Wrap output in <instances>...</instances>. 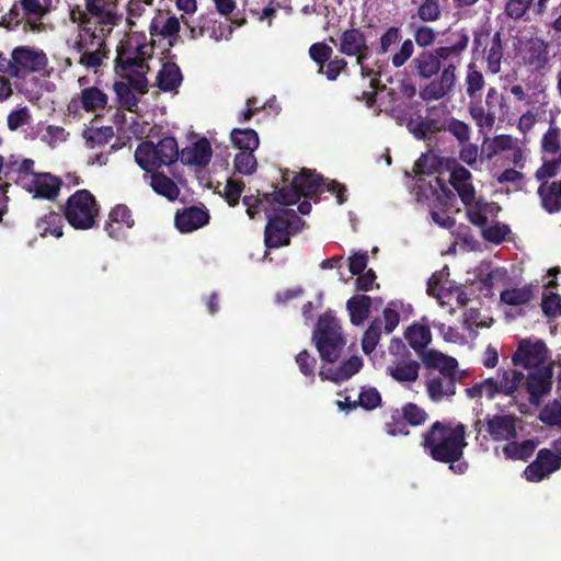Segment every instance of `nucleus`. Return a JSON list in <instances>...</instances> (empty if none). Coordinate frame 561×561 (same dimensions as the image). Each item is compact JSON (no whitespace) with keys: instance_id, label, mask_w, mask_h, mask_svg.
<instances>
[{"instance_id":"2f4dec72","label":"nucleus","mask_w":561,"mask_h":561,"mask_svg":"<svg viewBox=\"0 0 561 561\" xmlns=\"http://www.w3.org/2000/svg\"><path fill=\"white\" fill-rule=\"evenodd\" d=\"M537 194L540 197L542 208L547 213L556 214L561 210V183L557 181L541 183Z\"/></svg>"},{"instance_id":"9b49d317","label":"nucleus","mask_w":561,"mask_h":561,"mask_svg":"<svg viewBox=\"0 0 561 561\" xmlns=\"http://www.w3.org/2000/svg\"><path fill=\"white\" fill-rule=\"evenodd\" d=\"M460 380L458 369L454 371H428L425 380L426 393L432 402L450 401L456 394V383Z\"/></svg>"},{"instance_id":"a878e982","label":"nucleus","mask_w":561,"mask_h":561,"mask_svg":"<svg viewBox=\"0 0 561 561\" xmlns=\"http://www.w3.org/2000/svg\"><path fill=\"white\" fill-rule=\"evenodd\" d=\"M363 366V360L359 356L353 355L348 359L343 360L337 367H330L325 371H320L322 379L331 380L335 383L343 382L355 374H357Z\"/></svg>"},{"instance_id":"680f3d73","label":"nucleus","mask_w":561,"mask_h":561,"mask_svg":"<svg viewBox=\"0 0 561 561\" xmlns=\"http://www.w3.org/2000/svg\"><path fill=\"white\" fill-rule=\"evenodd\" d=\"M347 61L340 56L331 57L318 72L324 75L329 81H335L337 77L346 70Z\"/></svg>"},{"instance_id":"3c124183","label":"nucleus","mask_w":561,"mask_h":561,"mask_svg":"<svg viewBox=\"0 0 561 561\" xmlns=\"http://www.w3.org/2000/svg\"><path fill=\"white\" fill-rule=\"evenodd\" d=\"M540 148L541 152L547 154H556L561 149V129L553 121L550 122L548 130L542 135Z\"/></svg>"},{"instance_id":"37998d69","label":"nucleus","mask_w":561,"mask_h":561,"mask_svg":"<svg viewBox=\"0 0 561 561\" xmlns=\"http://www.w3.org/2000/svg\"><path fill=\"white\" fill-rule=\"evenodd\" d=\"M536 447L537 443L533 439H526L522 443L514 442L513 439L508 440L503 447V454L507 459L526 461L533 456Z\"/></svg>"},{"instance_id":"e2e57ef3","label":"nucleus","mask_w":561,"mask_h":561,"mask_svg":"<svg viewBox=\"0 0 561 561\" xmlns=\"http://www.w3.org/2000/svg\"><path fill=\"white\" fill-rule=\"evenodd\" d=\"M442 15L439 0H423L417 8L416 16L422 22H435Z\"/></svg>"},{"instance_id":"864d4df0","label":"nucleus","mask_w":561,"mask_h":561,"mask_svg":"<svg viewBox=\"0 0 561 561\" xmlns=\"http://www.w3.org/2000/svg\"><path fill=\"white\" fill-rule=\"evenodd\" d=\"M114 135L112 126L91 127L83 133V137L90 148L105 146Z\"/></svg>"},{"instance_id":"052dcab7","label":"nucleus","mask_w":561,"mask_h":561,"mask_svg":"<svg viewBox=\"0 0 561 561\" xmlns=\"http://www.w3.org/2000/svg\"><path fill=\"white\" fill-rule=\"evenodd\" d=\"M402 38V31L398 26H389L380 36L379 45L376 48L377 55H386L392 45L398 44Z\"/></svg>"},{"instance_id":"f704fd0d","label":"nucleus","mask_w":561,"mask_h":561,"mask_svg":"<svg viewBox=\"0 0 561 561\" xmlns=\"http://www.w3.org/2000/svg\"><path fill=\"white\" fill-rule=\"evenodd\" d=\"M150 186L154 193L172 202L178 199L180 195V188L175 182L167 176L163 172H153L150 176Z\"/></svg>"},{"instance_id":"6ab92c4d","label":"nucleus","mask_w":561,"mask_h":561,"mask_svg":"<svg viewBox=\"0 0 561 561\" xmlns=\"http://www.w3.org/2000/svg\"><path fill=\"white\" fill-rule=\"evenodd\" d=\"M523 64L534 71H542L550 61L549 44L539 37L527 41L522 49Z\"/></svg>"},{"instance_id":"dca6fc26","label":"nucleus","mask_w":561,"mask_h":561,"mask_svg":"<svg viewBox=\"0 0 561 561\" xmlns=\"http://www.w3.org/2000/svg\"><path fill=\"white\" fill-rule=\"evenodd\" d=\"M552 364L531 369L524 382L530 403H539L540 399L550 393L552 388Z\"/></svg>"},{"instance_id":"49530a36","label":"nucleus","mask_w":561,"mask_h":561,"mask_svg":"<svg viewBox=\"0 0 561 561\" xmlns=\"http://www.w3.org/2000/svg\"><path fill=\"white\" fill-rule=\"evenodd\" d=\"M533 297L534 293L531 285L504 289L500 295L501 301L508 306L526 305L533 299Z\"/></svg>"},{"instance_id":"603ef678","label":"nucleus","mask_w":561,"mask_h":561,"mask_svg":"<svg viewBox=\"0 0 561 561\" xmlns=\"http://www.w3.org/2000/svg\"><path fill=\"white\" fill-rule=\"evenodd\" d=\"M385 432L389 436H409L410 430L401 409H392L390 411V419L386 421L383 426Z\"/></svg>"},{"instance_id":"c9c22d12","label":"nucleus","mask_w":561,"mask_h":561,"mask_svg":"<svg viewBox=\"0 0 561 561\" xmlns=\"http://www.w3.org/2000/svg\"><path fill=\"white\" fill-rule=\"evenodd\" d=\"M404 337L409 345L420 353L431 343L432 332L427 325L413 323L405 330Z\"/></svg>"},{"instance_id":"c03bdc74","label":"nucleus","mask_w":561,"mask_h":561,"mask_svg":"<svg viewBox=\"0 0 561 561\" xmlns=\"http://www.w3.org/2000/svg\"><path fill=\"white\" fill-rule=\"evenodd\" d=\"M407 127L416 139L425 140L430 135L443 130L438 122L434 118L409 119Z\"/></svg>"},{"instance_id":"f257e3e1","label":"nucleus","mask_w":561,"mask_h":561,"mask_svg":"<svg viewBox=\"0 0 561 561\" xmlns=\"http://www.w3.org/2000/svg\"><path fill=\"white\" fill-rule=\"evenodd\" d=\"M467 426L462 423L453 424L449 421H435L421 434V446L424 451L437 462H458L462 459Z\"/></svg>"},{"instance_id":"4468645a","label":"nucleus","mask_w":561,"mask_h":561,"mask_svg":"<svg viewBox=\"0 0 561 561\" xmlns=\"http://www.w3.org/2000/svg\"><path fill=\"white\" fill-rule=\"evenodd\" d=\"M337 49L345 56L356 57V64H362L363 59H368L370 54L367 36L359 27H351L342 32L339 37Z\"/></svg>"},{"instance_id":"09e8293b","label":"nucleus","mask_w":561,"mask_h":561,"mask_svg":"<svg viewBox=\"0 0 561 561\" xmlns=\"http://www.w3.org/2000/svg\"><path fill=\"white\" fill-rule=\"evenodd\" d=\"M534 0H507L504 14L513 21H528V12L533 9Z\"/></svg>"},{"instance_id":"13d9d810","label":"nucleus","mask_w":561,"mask_h":561,"mask_svg":"<svg viewBox=\"0 0 561 561\" xmlns=\"http://www.w3.org/2000/svg\"><path fill=\"white\" fill-rule=\"evenodd\" d=\"M80 57L78 60V64L88 68V69H96L98 67L102 66L104 59L108 57V48H96L92 50H83V51H77Z\"/></svg>"},{"instance_id":"c85d7f7f","label":"nucleus","mask_w":561,"mask_h":561,"mask_svg":"<svg viewBox=\"0 0 561 561\" xmlns=\"http://www.w3.org/2000/svg\"><path fill=\"white\" fill-rule=\"evenodd\" d=\"M182 81V71L173 61L164 62L157 75V85L163 92L178 91Z\"/></svg>"},{"instance_id":"0eeeda50","label":"nucleus","mask_w":561,"mask_h":561,"mask_svg":"<svg viewBox=\"0 0 561 561\" xmlns=\"http://www.w3.org/2000/svg\"><path fill=\"white\" fill-rule=\"evenodd\" d=\"M300 201L299 193L296 190L294 182L291 181L289 186H283L280 188L275 187L272 193H260L255 195H245L242 198L243 205L247 207V214L251 219H255L260 215L261 210H264V206L270 209L275 208L274 204L279 206H291Z\"/></svg>"},{"instance_id":"58836bf2","label":"nucleus","mask_w":561,"mask_h":561,"mask_svg":"<svg viewBox=\"0 0 561 561\" xmlns=\"http://www.w3.org/2000/svg\"><path fill=\"white\" fill-rule=\"evenodd\" d=\"M485 54L488 70L496 75L501 71V64L503 58V43L501 32L492 34L491 44L488 46Z\"/></svg>"},{"instance_id":"de8ad7c7","label":"nucleus","mask_w":561,"mask_h":561,"mask_svg":"<svg viewBox=\"0 0 561 561\" xmlns=\"http://www.w3.org/2000/svg\"><path fill=\"white\" fill-rule=\"evenodd\" d=\"M113 90L116 94L117 102L121 107L129 112L136 111L139 103V99L135 95L134 90L130 88L129 84H127L124 81H116L113 84Z\"/></svg>"},{"instance_id":"338daca9","label":"nucleus","mask_w":561,"mask_h":561,"mask_svg":"<svg viewBox=\"0 0 561 561\" xmlns=\"http://www.w3.org/2000/svg\"><path fill=\"white\" fill-rule=\"evenodd\" d=\"M32 123V115L28 107L23 106L18 110L11 111L7 117L8 128L11 131H15L22 126L30 125Z\"/></svg>"},{"instance_id":"2eb2a0df","label":"nucleus","mask_w":561,"mask_h":561,"mask_svg":"<svg viewBox=\"0 0 561 561\" xmlns=\"http://www.w3.org/2000/svg\"><path fill=\"white\" fill-rule=\"evenodd\" d=\"M449 60L450 59L446 56L445 50L440 47H436L419 53L412 60V65L420 78L428 80L435 76L439 77L443 68L445 67L443 66V62L448 64Z\"/></svg>"},{"instance_id":"7c9ffc66","label":"nucleus","mask_w":561,"mask_h":561,"mask_svg":"<svg viewBox=\"0 0 561 561\" xmlns=\"http://www.w3.org/2000/svg\"><path fill=\"white\" fill-rule=\"evenodd\" d=\"M181 30V19L175 15H171L165 18L163 14L159 13L154 15L149 24V34L151 38L167 36H173L180 33Z\"/></svg>"},{"instance_id":"412c9836","label":"nucleus","mask_w":561,"mask_h":561,"mask_svg":"<svg viewBox=\"0 0 561 561\" xmlns=\"http://www.w3.org/2000/svg\"><path fill=\"white\" fill-rule=\"evenodd\" d=\"M518 421V417L512 414L488 415L485 419L486 431L496 442L513 440L517 437L516 423Z\"/></svg>"},{"instance_id":"ea45409f","label":"nucleus","mask_w":561,"mask_h":561,"mask_svg":"<svg viewBox=\"0 0 561 561\" xmlns=\"http://www.w3.org/2000/svg\"><path fill=\"white\" fill-rule=\"evenodd\" d=\"M524 379L525 376L520 371L499 369L495 382L499 386L501 394L513 396L524 382Z\"/></svg>"},{"instance_id":"a18cd8bd","label":"nucleus","mask_w":561,"mask_h":561,"mask_svg":"<svg viewBox=\"0 0 561 561\" xmlns=\"http://www.w3.org/2000/svg\"><path fill=\"white\" fill-rule=\"evenodd\" d=\"M65 216L50 211L39 219L37 228L43 237L53 236L55 238L62 237Z\"/></svg>"},{"instance_id":"774afa93","label":"nucleus","mask_w":561,"mask_h":561,"mask_svg":"<svg viewBox=\"0 0 561 561\" xmlns=\"http://www.w3.org/2000/svg\"><path fill=\"white\" fill-rule=\"evenodd\" d=\"M561 165V160L559 157L553 158L551 160H543L540 168H538L535 172V179L541 183H548L547 180L554 178Z\"/></svg>"},{"instance_id":"b1692460","label":"nucleus","mask_w":561,"mask_h":561,"mask_svg":"<svg viewBox=\"0 0 561 561\" xmlns=\"http://www.w3.org/2000/svg\"><path fill=\"white\" fill-rule=\"evenodd\" d=\"M107 47L105 34L98 33V27L90 20L83 22L78 36L75 39L72 49L77 51L92 50Z\"/></svg>"},{"instance_id":"a211bd4d","label":"nucleus","mask_w":561,"mask_h":561,"mask_svg":"<svg viewBox=\"0 0 561 561\" xmlns=\"http://www.w3.org/2000/svg\"><path fill=\"white\" fill-rule=\"evenodd\" d=\"M13 67L16 68L14 75L19 70H27L30 72H39L47 67L48 60L43 50L35 49L28 46L15 47L12 51Z\"/></svg>"},{"instance_id":"6e6552de","label":"nucleus","mask_w":561,"mask_h":561,"mask_svg":"<svg viewBox=\"0 0 561 561\" xmlns=\"http://www.w3.org/2000/svg\"><path fill=\"white\" fill-rule=\"evenodd\" d=\"M508 112L506 99L496 88L491 87L485 95V106L480 102H471L469 113L477 126L480 128L492 129L499 116H504Z\"/></svg>"},{"instance_id":"6e6d98bb","label":"nucleus","mask_w":561,"mask_h":561,"mask_svg":"<svg viewBox=\"0 0 561 561\" xmlns=\"http://www.w3.org/2000/svg\"><path fill=\"white\" fill-rule=\"evenodd\" d=\"M403 419H405L408 426L419 427L423 426L430 415L428 413L414 402H407L401 407Z\"/></svg>"},{"instance_id":"bb28decb","label":"nucleus","mask_w":561,"mask_h":561,"mask_svg":"<svg viewBox=\"0 0 561 561\" xmlns=\"http://www.w3.org/2000/svg\"><path fill=\"white\" fill-rule=\"evenodd\" d=\"M420 364L414 359L392 360L387 366V375L400 383L414 382L419 378Z\"/></svg>"},{"instance_id":"1a4fd4ad","label":"nucleus","mask_w":561,"mask_h":561,"mask_svg":"<svg viewBox=\"0 0 561 561\" xmlns=\"http://www.w3.org/2000/svg\"><path fill=\"white\" fill-rule=\"evenodd\" d=\"M35 161L21 154H10L7 158L4 168V182L0 184L2 195H5L11 184H15L25 190L30 186V181L35 175Z\"/></svg>"},{"instance_id":"9d476101","label":"nucleus","mask_w":561,"mask_h":561,"mask_svg":"<svg viewBox=\"0 0 561 561\" xmlns=\"http://www.w3.org/2000/svg\"><path fill=\"white\" fill-rule=\"evenodd\" d=\"M549 357V350L541 340L524 339L512 355V362L516 366L526 369H537L546 364Z\"/></svg>"},{"instance_id":"f8f14e48","label":"nucleus","mask_w":561,"mask_h":561,"mask_svg":"<svg viewBox=\"0 0 561 561\" xmlns=\"http://www.w3.org/2000/svg\"><path fill=\"white\" fill-rule=\"evenodd\" d=\"M107 94L98 87L83 88L80 93L73 95L67 105L69 114L81 116V111L95 113L106 107Z\"/></svg>"},{"instance_id":"393cba45","label":"nucleus","mask_w":561,"mask_h":561,"mask_svg":"<svg viewBox=\"0 0 561 561\" xmlns=\"http://www.w3.org/2000/svg\"><path fill=\"white\" fill-rule=\"evenodd\" d=\"M211 156V145L207 138L203 137L182 150L181 160L188 165L206 167L210 162Z\"/></svg>"},{"instance_id":"4be33fe9","label":"nucleus","mask_w":561,"mask_h":561,"mask_svg":"<svg viewBox=\"0 0 561 561\" xmlns=\"http://www.w3.org/2000/svg\"><path fill=\"white\" fill-rule=\"evenodd\" d=\"M208 210L197 206L184 208L178 211L174 218V224L178 230L182 233L192 232L197 230L209 221Z\"/></svg>"},{"instance_id":"72a5a7b5","label":"nucleus","mask_w":561,"mask_h":561,"mask_svg":"<svg viewBox=\"0 0 561 561\" xmlns=\"http://www.w3.org/2000/svg\"><path fill=\"white\" fill-rule=\"evenodd\" d=\"M346 309L352 324L360 325L370 313L371 298L367 295H355L346 301Z\"/></svg>"},{"instance_id":"ddd939ff","label":"nucleus","mask_w":561,"mask_h":561,"mask_svg":"<svg viewBox=\"0 0 561 561\" xmlns=\"http://www.w3.org/2000/svg\"><path fill=\"white\" fill-rule=\"evenodd\" d=\"M561 468V457L549 448L538 450L536 459L524 470V477L529 482H540Z\"/></svg>"},{"instance_id":"a19ab883","label":"nucleus","mask_w":561,"mask_h":561,"mask_svg":"<svg viewBox=\"0 0 561 561\" xmlns=\"http://www.w3.org/2000/svg\"><path fill=\"white\" fill-rule=\"evenodd\" d=\"M465 85L466 94L471 101L480 96V93L485 85L484 76L474 62H469L467 65Z\"/></svg>"},{"instance_id":"cd10ccee","label":"nucleus","mask_w":561,"mask_h":561,"mask_svg":"<svg viewBox=\"0 0 561 561\" xmlns=\"http://www.w3.org/2000/svg\"><path fill=\"white\" fill-rule=\"evenodd\" d=\"M202 33H206L210 38L216 42L228 39L233 30L230 24L218 21L215 12H207L198 16Z\"/></svg>"},{"instance_id":"bf43d9fd","label":"nucleus","mask_w":561,"mask_h":561,"mask_svg":"<svg viewBox=\"0 0 561 561\" xmlns=\"http://www.w3.org/2000/svg\"><path fill=\"white\" fill-rule=\"evenodd\" d=\"M254 151H240L233 159L234 170L243 175H251L257 169V161L253 154Z\"/></svg>"},{"instance_id":"0e129e2a","label":"nucleus","mask_w":561,"mask_h":561,"mask_svg":"<svg viewBox=\"0 0 561 561\" xmlns=\"http://www.w3.org/2000/svg\"><path fill=\"white\" fill-rule=\"evenodd\" d=\"M94 18L96 19V24L100 25L98 33L105 34L106 37L108 34H111L113 27L119 24L122 15L104 7L102 9V13L95 15Z\"/></svg>"},{"instance_id":"c756f323","label":"nucleus","mask_w":561,"mask_h":561,"mask_svg":"<svg viewBox=\"0 0 561 561\" xmlns=\"http://www.w3.org/2000/svg\"><path fill=\"white\" fill-rule=\"evenodd\" d=\"M420 356L428 371H454L458 368V362L456 358L444 355L435 350H423L420 352Z\"/></svg>"},{"instance_id":"4c0bfd02","label":"nucleus","mask_w":561,"mask_h":561,"mask_svg":"<svg viewBox=\"0 0 561 561\" xmlns=\"http://www.w3.org/2000/svg\"><path fill=\"white\" fill-rule=\"evenodd\" d=\"M137 164L146 172L160 168L154 144L150 140L142 141L135 150Z\"/></svg>"},{"instance_id":"f3484780","label":"nucleus","mask_w":561,"mask_h":561,"mask_svg":"<svg viewBox=\"0 0 561 561\" xmlns=\"http://www.w3.org/2000/svg\"><path fill=\"white\" fill-rule=\"evenodd\" d=\"M30 183L24 191L32 194L33 198L51 202L58 197L62 186L61 179L49 172H35Z\"/></svg>"},{"instance_id":"4d7b16f0","label":"nucleus","mask_w":561,"mask_h":561,"mask_svg":"<svg viewBox=\"0 0 561 561\" xmlns=\"http://www.w3.org/2000/svg\"><path fill=\"white\" fill-rule=\"evenodd\" d=\"M381 320L375 319L370 322L369 327L364 332L362 339V348L366 355L371 354L378 345L381 336Z\"/></svg>"},{"instance_id":"69168bd1","label":"nucleus","mask_w":561,"mask_h":561,"mask_svg":"<svg viewBox=\"0 0 561 561\" xmlns=\"http://www.w3.org/2000/svg\"><path fill=\"white\" fill-rule=\"evenodd\" d=\"M539 419L549 426H561V401L553 400L540 411Z\"/></svg>"},{"instance_id":"5fc2aeb1","label":"nucleus","mask_w":561,"mask_h":561,"mask_svg":"<svg viewBox=\"0 0 561 561\" xmlns=\"http://www.w3.org/2000/svg\"><path fill=\"white\" fill-rule=\"evenodd\" d=\"M116 68L125 73L147 72L149 66L144 57L119 54L116 59Z\"/></svg>"},{"instance_id":"e433bc0d","label":"nucleus","mask_w":561,"mask_h":561,"mask_svg":"<svg viewBox=\"0 0 561 561\" xmlns=\"http://www.w3.org/2000/svg\"><path fill=\"white\" fill-rule=\"evenodd\" d=\"M230 140L240 151H255L260 145L259 135L252 128H233Z\"/></svg>"},{"instance_id":"473e14b6","label":"nucleus","mask_w":561,"mask_h":561,"mask_svg":"<svg viewBox=\"0 0 561 561\" xmlns=\"http://www.w3.org/2000/svg\"><path fill=\"white\" fill-rule=\"evenodd\" d=\"M467 207V218L468 220L478 227H485L488 224L489 215H496L500 210V207L496 203H489L483 201L482 198L476 201Z\"/></svg>"},{"instance_id":"5701e85b","label":"nucleus","mask_w":561,"mask_h":561,"mask_svg":"<svg viewBox=\"0 0 561 561\" xmlns=\"http://www.w3.org/2000/svg\"><path fill=\"white\" fill-rule=\"evenodd\" d=\"M471 178V172L462 165H457L450 173L449 182L465 206H470L476 199V190Z\"/></svg>"},{"instance_id":"f03ea898","label":"nucleus","mask_w":561,"mask_h":561,"mask_svg":"<svg viewBox=\"0 0 561 561\" xmlns=\"http://www.w3.org/2000/svg\"><path fill=\"white\" fill-rule=\"evenodd\" d=\"M469 34L466 28L449 31L446 42L448 45L439 46L445 50L446 56L450 59L445 64L443 71L436 80L430 82L421 92L422 100L438 101L448 95L456 85V70L461 61V54L467 49L469 44Z\"/></svg>"},{"instance_id":"423d86ee","label":"nucleus","mask_w":561,"mask_h":561,"mask_svg":"<svg viewBox=\"0 0 561 561\" xmlns=\"http://www.w3.org/2000/svg\"><path fill=\"white\" fill-rule=\"evenodd\" d=\"M294 185L299 193V197L313 199L319 202V194L323 191L322 187L325 185V190L335 195L336 202L342 205L347 201L346 186L336 180H329L325 183L324 178L316 171L309 169H302L293 179Z\"/></svg>"},{"instance_id":"79ce46f5","label":"nucleus","mask_w":561,"mask_h":561,"mask_svg":"<svg viewBox=\"0 0 561 561\" xmlns=\"http://www.w3.org/2000/svg\"><path fill=\"white\" fill-rule=\"evenodd\" d=\"M157 149V157L159 165H171L179 158V146L178 141L172 136H165L154 145Z\"/></svg>"},{"instance_id":"39448f33","label":"nucleus","mask_w":561,"mask_h":561,"mask_svg":"<svg viewBox=\"0 0 561 561\" xmlns=\"http://www.w3.org/2000/svg\"><path fill=\"white\" fill-rule=\"evenodd\" d=\"M100 206L88 190H78L71 194L65 206L64 216L68 224L75 229H91L99 216Z\"/></svg>"},{"instance_id":"7ed1b4c3","label":"nucleus","mask_w":561,"mask_h":561,"mask_svg":"<svg viewBox=\"0 0 561 561\" xmlns=\"http://www.w3.org/2000/svg\"><path fill=\"white\" fill-rule=\"evenodd\" d=\"M267 222L264 229V244L267 249H278L290 244L291 237L301 232L308 225L294 209L264 206Z\"/></svg>"},{"instance_id":"8fccbe9b","label":"nucleus","mask_w":561,"mask_h":561,"mask_svg":"<svg viewBox=\"0 0 561 561\" xmlns=\"http://www.w3.org/2000/svg\"><path fill=\"white\" fill-rule=\"evenodd\" d=\"M466 393L470 399H480L483 396L488 399H494L497 394H501V391L494 378H486L467 388Z\"/></svg>"},{"instance_id":"20e7f679","label":"nucleus","mask_w":561,"mask_h":561,"mask_svg":"<svg viewBox=\"0 0 561 561\" xmlns=\"http://www.w3.org/2000/svg\"><path fill=\"white\" fill-rule=\"evenodd\" d=\"M312 340L321 359L327 363L336 362L346 343L342 328L331 312H325L319 317L312 333Z\"/></svg>"},{"instance_id":"aec40b11","label":"nucleus","mask_w":561,"mask_h":561,"mask_svg":"<svg viewBox=\"0 0 561 561\" xmlns=\"http://www.w3.org/2000/svg\"><path fill=\"white\" fill-rule=\"evenodd\" d=\"M134 225L131 210L124 204H117L111 209L104 230L108 237L119 240L125 237L124 227L130 229Z\"/></svg>"}]
</instances>
